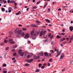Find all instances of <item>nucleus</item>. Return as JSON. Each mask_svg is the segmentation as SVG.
Segmentation results:
<instances>
[{"label": "nucleus", "instance_id": "f257e3e1", "mask_svg": "<svg viewBox=\"0 0 73 73\" xmlns=\"http://www.w3.org/2000/svg\"><path fill=\"white\" fill-rule=\"evenodd\" d=\"M15 32L17 33V34L16 35L17 37H19L21 36V30H19V29H16L15 30Z\"/></svg>", "mask_w": 73, "mask_h": 73}, {"label": "nucleus", "instance_id": "f03ea898", "mask_svg": "<svg viewBox=\"0 0 73 73\" xmlns=\"http://www.w3.org/2000/svg\"><path fill=\"white\" fill-rule=\"evenodd\" d=\"M29 38V34L27 33L25 35V38L27 39V38Z\"/></svg>", "mask_w": 73, "mask_h": 73}, {"label": "nucleus", "instance_id": "7ed1b4c3", "mask_svg": "<svg viewBox=\"0 0 73 73\" xmlns=\"http://www.w3.org/2000/svg\"><path fill=\"white\" fill-rule=\"evenodd\" d=\"M73 40V36H72L70 37V41L68 42V44H70L72 42V41Z\"/></svg>", "mask_w": 73, "mask_h": 73}, {"label": "nucleus", "instance_id": "20e7f679", "mask_svg": "<svg viewBox=\"0 0 73 73\" xmlns=\"http://www.w3.org/2000/svg\"><path fill=\"white\" fill-rule=\"evenodd\" d=\"M36 34H34L32 38L33 39V40H35V39H36Z\"/></svg>", "mask_w": 73, "mask_h": 73}, {"label": "nucleus", "instance_id": "39448f33", "mask_svg": "<svg viewBox=\"0 0 73 73\" xmlns=\"http://www.w3.org/2000/svg\"><path fill=\"white\" fill-rule=\"evenodd\" d=\"M44 56L45 57H49V55H48V53L47 52H45L44 53Z\"/></svg>", "mask_w": 73, "mask_h": 73}, {"label": "nucleus", "instance_id": "423d86ee", "mask_svg": "<svg viewBox=\"0 0 73 73\" xmlns=\"http://www.w3.org/2000/svg\"><path fill=\"white\" fill-rule=\"evenodd\" d=\"M31 27H37V26L35 24H33L31 25Z\"/></svg>", "mask_w": 73, "mask_h": 73}, {"label": "nucleus", "instance_id": "0eeeda50", "mask_svg": "<svg viewBox=\"0 0 73 73\" xmlns=\"http://www.w3.org/2000/svg\"><path fill=\"white\" fill-rule=\"evenodd\" d=\"M33 59H32L30 60H28L27 62H29V63L30 62H32L33 61Z\"/></svg>", "mask_w": 73, "mask_h": 73}, {"label": "nucleus", "instance_id": "6e6552de", "mask_svg": "<svg viewBox=\"0 0 73 73\" xmlns=\"http://www.w3.org/2000/svg\"><path fill=\"white\" fill-rule=\"evenodd\" d=\"M69 28L70 31L71 32H72L73 30V27H70Z\"/></svg>", "mask_w": 73, "mask_h": 73}, {"label": "nucleus", "instance_id": "1a4fd4ad", "mask_svg": "<svg viewBox=\"0 0 73 73\" xmlns=\"http://www.w3.org/2000/svg\"><path fill=\"white\" fill-rule=\"evenodd\" d=\"M43 31H42L40 33V36H41L42 35V34H43Z\"/></svg>", "mask_w": 73, "mask_h": 73}, {"label": "nucleus", "instance_id": "9d476101", "mask_svg": "<svg viewBox=\"0 0 73 73\" xmlns=\"http://www.w3.org/2000/svg\"><path fill=\"white\" fill-rule=\"evenodd\" d=\"M21 12L20 11H19V12H18L16 13V15H19L21 14Z\"/></svg>", "mask_w": 73, "mask_h": 73}, {"label": "nucleus", "instance_id": "9b49d317", "mask_svg": "<svg viewBox=\"0 0 73 73\" xmlns=\"http://www.w3.org/2000/svg\"><path fill=\"white\" fill-rule=\"evenodd\" d=\"M62 38L61 36H60L59 35H58L56 36V38Z\"/></svg>", "mask_w": 73, "mask_h": 73}, {"label": "nucleus", "instance_id": "f8f14e48", "mask_svg": "<svg viewBox=\"0 0 73 73\" xmlns=\"http://www.w3.org/2000/svg\"><path fill=\"white\" fill-rule=\"evenodd\" d=\"M24 52H22L21 54H19L21 56H24Z\"/></svg>", "mask_w": 73, "mask_h": 73}, {"label": "nucleus", "instance_id": "ddd939ff", "mask_svg": "<svg viewBox=\"0 0 73 73\" xmlns=\"http://www.w3.org/2000/svg\"><path fill=\"white\" fill-rule=\"evenodd\" d=\"M39 54L41 56H43V55H44V53L43 52H42L39 53Z\"/></svg>", "mask_w": 73, "mask_h": 73}, {"label": "nucleus", "instance_id": "4468645a", "mask_svg": "<svg viewBox=\"0 0 73 73\" xmlns=\"http://www.w3.org/2000/svg\"><path fill=\"white\" fill-rule=\"evenodd\" d=\"M61 51H60L59 53L57 54V55L56 56V57H58V56H59V55L61 54Z\"/></svg>", "mask_w": 73, "mask_h": 73}, {"label": "nucleus", "instance_id": "2eb2a0df", "mask_svg": "<svg viewBox=\"0 0 73 73\" xmlns=\"http://www.w3.org/2000/svg\"><path fill=\"white\" fill-rule=\"evenodd\" d=\"M3 67H6L7 66V64L5 63H4L2 65Z\"/></svg>", "mask_w": 73, "mask_h": 73}, {"label": "nucleus", "instance_id": "dca6fc26", "mask_svg": "<svg viewBox=\"0 0 73 73\" xmlns=\"http://www.w3.org/2000/svg\"><path fill=\"white\" fill-rule=\"evenodd\" d=\"M33 33H34V31H32L31 32V36H32L33 35Z\"/></svg>", "mask_w": 73, "mask_h": 73}, {"label": "nucleus", "instance_id": "f3484780", "mask_svg": "<svg viewBox=\"0 0 73 73\" xmlns=\"http://www.w3.org/2000/svg\"><path fill=\"white\" fill-rule=\"evenodd\" d=\"M22 50H19V54H20L21 53H22Z\"/></svg>", "mask_w": 73, "mask_h": 73}, {"label": "nucleus", "instance_id": "a211bd4d", "mask_svg": "<svg viewBox=\"0 0 73 73\" xmlns=\"http://www.w3.org/2000/svg\"><path fill=\"white\" fill-rule=\"evenodd\" d=\"M15 2V1L14 0H12L11 1V3H14Z\"/></svg>", "mask_w": 73, "mask_h": 73}, {"label": "nucleus", "instance_id": "6ab92c4d", "mask_svg": "<svg viewBox=\"0 0 73 73\" xmlns=\"http://www.w3.org/2000/svg\"><path fill=\"white\" fill-rule=\"evenodd\" d=\"M1 10L2 12H4V11H5V9H4V8H2L1 9Z\"/></svg>", "mask_w": 73, "mask_h": 73}, {"label": "nucleus", "instance_id": "aec40b11", "mask_svg": "<svg viewBox=\"0 0 73 73\" xmlns=\"http://www.w3.org/2000/svg\"><path fill=\"white\" fill-rule=\"evenodd\" d=\"M36 22L37 23H38V24H40L41 23V22L38 21H36Z\"/></svg>", "mask_w": 73, "mask_h": 73}, {"label": "nucleus", "instance_id": "412c9836", "mask_svg": "<svg viewBox=\"0 0 73 73\" xmlns=\"http://www.w3.org/2000/svg\"><path fill=\"white\" fill-rule=\"evenodd\" d=\"M45 21H47V22H48V23H50V22L49 20H48L46 19H45Z\"/></svg>", "mask_w": 73, "mask_h": 73}, {"label": "nucleus", "instance_id": "4be33fe9", "mask_svg": "<svg viewBox=\"0 0 73 73\" xmlns=\"http://www.w3.org/2000/svg\"><path fill=\"white\" fill-rule=\"evenodd\" d=\"M65 40V38H62L61 39V41H63L64 40Z\"/></svg>", "mask_w": 73, "mask_h": 73}, {"label": "nucleus", "instance_id": "5701e85b", "mask_svg": "<svg viewBox=\"0 0 73 73\" xmlns=\"http://www.w3.org/2000/svg\"><path fill=\"white\" fill-rule=\"evenodd\" d=\"M22 29L24 31H27V29L23 28Z\"/></svg>", "mask_w": 73, "mask_h": 73}, {"label": "nucleus", "instance_id": "b1692460", "mask_svg": "<svg viewBox=\"0 0 73 73\" xmlns=\"http://www.w3.org/2000/svg\"><path fill=\"white\" fill-rule=\"evenodd\" d=\"M25 35V33H23L21 34L22 36H24Z\"/></svg>", "mask_w": 73, "mask_h": 73}, {"label": "nucleus", "instance_id": "393cba45", "mask_svg": "<svg viewBox=\"0 0 73 73\" xmlns=\"http://www.w3.org/2000/svg\"><path fill=\"white\" fill-rule=\"evenodd\" d=\"M36 8H37V6H35L33 7V9H36Z\"/></svg>", "mask_w": 73, "mask_h": 73}, {"label": "nucleus", "instance_id": "a878e982", "mask_svg": "<svg viewBox=\"0 0 73 73\" xmlns=\"http://www.w3.org/2000/svg\"><path fill=\"white\" fill-rule=\"evenodd\" d=\"M36 72H40V70L39 69H37L36 70Z\"/></svg>", "mask_w": 73, "mask_h": 73}, {"label": "nucleus", "instance_id": "bb28decb", "mask_svg": "<svg viewBox=\"0 0 73 73\" xmlns=\"http://www.w3.org/2000/svg\"><path fill=\"white\" fill-rule=\"evenodd\" d=\"M16 55H17V53H15L13 54V56H16Z\"/></svg>", "mask_w": 73, "mask_h": 73}, {"label": "nucleus", "instance_id": "cd10ccee", "mask_svg": "<svg viewBox=\"0 0 73 73\" xmlns=\"http://www.w3.org/2000/svg\"><path fill=\"white\" fill-rule=\"evenodd\" d=\"M50 52H51V53H54V51H53V50H51L50 51Z\"/></svg>", "mask_w": 73, "mask_h": 73}, {"label": "nucleus", "instance_id": "c85d7f7f", "mask_svg": "<svg viewBox=\"0 0 73 73\" xmlns=\"http://www.w3.org/2000/svg\"><path fill=\"white\" fill-rule=\"evenodd\" d=\"M31 57V56L29 55L27 56V58H30Z\"/></svg>", "mask_w": 73, "mask_h": 73}, {"label": "nucleus", "instance_id": "c756f323", "mask_svg": "<svg viewBox=\"0 0 73 73\" xmlns=\"http://www.w3.org/2000/svg\"><path fill=\"white\" fill-rule=\"evenodd\" d=\"M52 60H53V59L52 58H51L49 60V61H50V62H52Z\"/></svg>", "mask_w": 73, "mask_h": 73}, {"label": "nucleus", "instance_id": "7c9ffc66", "mask_svg": "<svg viewBox=\"0 0 73 73\" xmlns=\"http://www.w3.org/2000/svg\"><path fill=\"white\" fill-rule=\"evenodd\" d=\"M67 43V42L66 41H65L64 42H63V44H66V43Z\"/></svg>", "mask_w": 73, "mask_h": 73}, {"label": "nucleus", "instance_id": "2f4dec72", "mask_svg": "<svg viewBox=\"0 0 73 73\" xmlns=\"http://www.w3.org/2000/svg\"><path fill=\"white\" fill-rule=\"evenodd\" d=\"M17 48V45L14 46L13 47V48L14 49H15V48Z\"/></svg>", "mask_w": 73, "mask_h": 73}, {"label": "nucleus", "instance_id": "473e14b6", "mask_svg": "<svg viewBox=\"0 0 73 73\" xmlns=\"http://www.w3.org/2000/svg\"><path fill=\"white\" fill-rule=\"evenodd\" d=\"M46 32V31H44V32L43 33V35H44V34Z\"/></svg>", "mask_w": 73, "mask_h": 73}, {"label": "nucleus", "instance_id": "72a5a7b5", "mask_svg": "<svg viewBox=\"0 0 73 73\" xmlns=\"http://www.w3.org/2000/svg\"><path fill=\"white\" fill-rule=\"evenodd\" d=\"M3 2H4V3H7V1H4V0H3Z\"/></svg>", "mask_w": 73, "mask_h": 73}, {"label": "nucleus", "instance_id": "f704fd0d", "mask_svg": "<svg viewBox=\"0 0 73 73\" xmlns=\"http://www.w3.org/2000/svg\"><path fill=\"white\" fill-rule=\"evenodd\" d=\"M10 43V44H14V43H15V42H14V41H11V42Z\"/></svg>", "mask_w": 73, "mask_h": 73}, {"label": "nucleus", "instance_id": "c9c22d12", "mask_svg": "<svg viewBox=\"0 0 73 73\" xmlns=\"http://www.w3.org/2000/svg\"><path fill=\"white\" fill-rule=\"evenodd\" d=\"M12 8L11 7H9V10H11V11H12Z\"/></svg>", "mask_w": 73, "mask_h": 73}, {"label": "nucleus", "instance_id": "e433bc0d", "mask_svg": "<svg viewBox=\"0 0 73 73\" xmlns=\"http://www.w3.org/2000/svg\"><path fill=\"white\" fill-rule=\"evenodd\" d=\"M41 65H42V64H39V65H38L39 67H41Z\"/></svg>", "mask_w": 73, "mask_h": 73}, {"label": "nucleus", "instance_id": "4c0bfd02", "mask_svg": "<svg viewBox=\"0 0 73 73\" xmlns=\"http://www.w3.org/2000/svg\"><path fill=\"white\" fill-rule=\"evenodd\" d=\"M64 58V56H60V59H62V58Z\"/></svg>", "mask_w": 73, "mask_h": 73}, {"label": "nucleus", "instance_id": "58836bf2", "mask_svg": "<svg viewBox=\"0 0 73 73\" xmlns=\"http://www.w3.org/2000/svg\"><path fill=\"white\" fill-rule=\"evenodd\" d=\"M15 6H17V3H16V2H15Z\"/></svg>", "mask_w": 73, "mask_h": 73}, {"label": "nucleus", "instance_id": "ea45409f", "mask_svg": "<svg viewBox=\"0 0 73 73\" xmlns=\"http://www.w3.org/2000/svg\"><path fill=\"white\" fill-rule=\"evenodd\" d=\"M40 56H38L36 57V59H38V58H40Z\"/></svg>", "mask_w": 73, "mask_h": 73}, {"label": "nucleus", "instance_id": "a19ab883", "mask_svg": "<svg viewBox=\"0 0 73 73\" xmlns=\"http://www.w3.org/2000/svg\"><path fill=\"white\" fill-rule=\"evenodd\" d=\"M3 71H4V70H7V69L6 68H3Z\"/></svg>", "mask_w": 73, "mask_h": 73}, {"label": "nucleus", "instance_id": "79ce46f5", "mask_svg": "<svg viewBox=\"0 0 73 73\" xmlns=\"http://www.w3.org/2000/svg\"><path fill=\"white\" fill-rule=\"evenodd\" d=\"M53 37V35H52L50 36V38H52Z\"/></svg>", "mask_w": 73, "mask_h": 73}, {"label": "nucleus", "instance_id": "37998d69", "mask_svg": "<svg viewBox=\"0 0 73 73\" xmlns=\"http://www.w3.org/2000/svg\"><path fill=\"white\" fill-rule=\"evenodd\" d=\"M29 65V64L28 63H26L25 64V66H28V65Z\"/></svg>", "mask_w": 73, "mask_h": 73}, {"label": "nucleus", "instance_id": "c03bdc74", "mask_svg": "<svg viewBox=\"0 0 73 73\" xmlns=\"http://www.w3.org/2000/svg\"><path fill=\"white\" fill-rule=\"evenodd\" d=\"M9 34H11V35H12V34H13V33H12V32L10 31L9 32Z\"/></svg>", "mask_w": 73, "mask_h": 73}, {"label": "nucleus", "instance_id": "a18cd8bd", "mask_svg": "<svg viewBox=\"0 0 73 73\" xmlns=\"http://www.w3.org/2000/svg\"><path fill=\"white\" fill-rule=\"evenodd\" d=\"M50 36H51V33H50L48 35V37H50Z\"/></svg>", "mask_w": 73, "mask_h": 73}, {"label": "nucleus", "instance_id": "49530a36", "mask_svg": "<svg viewBox=\"0 0 73 73\" xmlns=\"http://www.w3.org/2000/svg\"><path fill=\"white\" fill-rule=\"evenodd\" d=\"M9 49V47H7L6 48V50H8Z\"/></svg>", "mask_w": 73, "mask_h": 73}, {"label": "nucleus", "instance_id": "de8ad7c7", "mask_svg": "<svg viewBox=\"0 0 73 73\" xmlns=\"http://www.w3.org/2000/svg\"><path fill=\"white\" fill-rule=\"evenodd\" d=\"M4 45V43L1 44V45L2 46H3V45Z\"/></svg>", "mask_w": 73, "mask_h": 73}, {"label": "nucleus", "instance_id": "09e8293b", "mask_svg": "<svg viewBox=\"0 0 73 73\" xmlns=\"http://www.w3.org/2000/svg\"><path fill=\"white\" fill-rule=\"evenodd\" d=\"M34 58L35 59H36V55H35L34 57Z\"/></svg>", "mask_w": 73, "mask_h": 73}, {"label": "nucleus", "instance_id": "8fccbe9b", "mask_svg": "<svg viewBox=\"0 0 73 73\" xmlns=\"http://www.w3.org/2000/svg\"><path fill=\"white\" fill-rule=\"evenodd\" d=\"M44 66H42L41 67V68H42V69H44Z\"/></svg>", "mask_w": 73, "mask_h": 73}, {"label": "nucleus", "instance_id": "3c124183", "mask_svg": "<svg viewBox=\"0 0 73 73\" xmlns=\"http://www.w3.org/2000/svg\"><path fill=\"white\" fill-rule=\"evenodd\" d=\"M47 40H44V41L45 42H47Z\"/></svg>", "mask_w": 73, "mask_h": 73}, {"label": "nucleus", "instance_id": "603ef678", "mask_svg": "<svg viewBox=\"0 0 73 73\" xmlns=\"http://www.w3.org/2000/svg\"><path fill=\"white\" fill-rule=\"evenodd\" d=\"M12 41V39H10L9 40V42H11Z\"/></svg>", "mask_w": 73, "mask_h": 73}, {"label": "nucleus", "instance_id": "864d4df0", "mask_svg": "<svg viewBox=\"0 0 73 73\" xmlns=\"http://www.w3.org/2000/svg\"><path fill=\"white\" fill-rule=\"evenodd\" d=\"M56 51H57V53H58V52H59V50L58 49Z\"/></svg>", "mask_w": 73, "mask_h": 73}, {"label": "nucleus", "instance_id": "5fc2aeb1", "mask_svg": "<svg viewBox=\"0 0 73 73\" xmlns=\"http://www.w3.org/2000/svg\"><path fill=\"white\" fill-rule=\"evenodd\" d=\"M40 2H41V1H38V2H37V3H36V4H39V3H40Z\"/></svg>", "mask_w": 73, "mask_h": 73}, {"label": "nucleus", "instance_id": "6e6d98bb", "mask_svg": "<svg viewBox=\"0 0 73 73\" xmlns=\"http://www.w3.org/2000/svg\"><path fill=\"white\" fill-rule=\"evenodd\" d=\"M11 1H10V0H8V1H7V3H10Z\"/></svg>", "mask_w": 73, "mask_h": 73}, {"label": "nucleus", "instance_id": "4d7b16f0", "mask_svg": "<svg viewBox=\"0 0 73 73\" xmlns=\"http://www.w3.org/2000/svg\"><path fill=\"white\" fill-rule=\"evenodd\" d=\"M3 73H7V71H3Z\"/></svg>", "mask_w": 73, "mask_h": 73}, {"label": "nucleus", "instance_id": "13d9d810", "mask_svg": "<svg viewBox=\"0 0 73 73\" xmlns=\"http://www.w3.org/2000/svg\"><path fill=\"white\" fill-rule=\"evenodd\" d=\"M65 70V68H64L62 70V71L63 72V71H64Z\"/></svg>", "mask_w": 73, "mask_h": 73}, {"label": "nucleus", "instance_id": "bf43d9fd", "mask_svg": "<svg viewBox=\"0 0 73 73\" xmlns=\"http://www.w3.org/2000/svg\"><path fill=\"white\" fill-rule=\"evenodd\" d=\"M45 61V59H43L42 60V61Z\"/></svg>", "mask_w": 73, "mask_h": 73}, {"label": "nucleus", "instance_id": "052dcab7", "mask_svg": "<svg viewBox=\"0 0 73 73\" xmlns=\"http://www.w3.org/2000/svg\"><path fill=\"white\" fill-rule=\"evenodd\" d=\"M50 65V63H48V66H49Z\"/></svg>", "mask_w": 73, "mask_h": 73}, {"label": "nucleus", "instance_id": "680f3d73", "mask_svg": "<svg viewBox=\"0 0 73 73\" xmlns=\"http://www.w3.org/2000/svg\"><path fill=\"white\" fill-rule=\"evenodd\" d=\"M4 42H5V43H6V42H7V41L6 40H5L4 41Z\"/></svg>", "mask_w": 73, "mask_h": 73}, {"label": "nucleus", "instance_id": "e2e57ef3", "mask_svg": "<svg viewBox=\"0 0 73 73\" xmlns=\"http://www.w3.org/2000/svg\"><path fill=\"white\" fill-rule=\"evenodd\" d=\"M12 60H15V58L14 57L13 58H12Z\"/></svg>", "mask_w": 73, "mask_h": 73}, {"label": "nucleus", "instance_id": "0e129e2a", "mask_svg": "<svg viewBox=\"0 0 73 73\" xmlns=\"http://www.w3.org/2000/svg\"><path fill=\"white\" fill-rule=\"evenodd\" d=\"M62 35H65V33H61Z\"/></svg>", "mask_w": 73, "mask_h": 73}, {"label": "nucleus", "instance_id": "69168bd1", "mask_svg": "<svg viewBox=\"0 0 73 73\" xmlns=\"http://www.w3.org/2000/svg\"><path fill=\"white\" fill-rule=\"evenodd\" d=\"M11 11H12V10H9V13H10V12H11Z\"/></svg>", "mask_w": 73, "mask_h": 73}, {"label": "nucleus", "instance_id": "338daca9", "mask_svg": "<svg viewBox=\"0 0 73 73\" xmlns=\"http://www.w3.org/2000/svg\"><path fill=\"white\" fill-rule=\"evenodd\" d=\"M19 27H22V25H21L19 24Z\"/></svg>", "mask_w": 73, "mask_h": 73}, {"label": "nucleus", "instance_id": "774afa93", "mask_svg": "<svg viewBox=\"0 0 73 73\" xmlns=\"http://www.w3.org/2000/svg\"><path fill=\"white\" fill-rule=\"evenodd\" d=\"M61 8H59L58 9V11H61Z\"/></svg>", "mask_w": 73, "mask_h": 73}]
</instances>
